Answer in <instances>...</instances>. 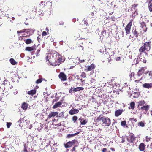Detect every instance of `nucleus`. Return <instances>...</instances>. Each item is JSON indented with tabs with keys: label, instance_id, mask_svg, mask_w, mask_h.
<instances>
[{
	"label": "nucleus",
	"instance_id": "nucleus-64",
	"mask_svg": "<svg viewBox=\"0 0 152 152\" xmlns=\"http://www.w3.org/2000/svg\"><path fill=\"white\" fill-rule=\"evenodd\" d=\"M127 83H125V84H124V86L125 87H126V86H127L128 85H127Z\"/></svg>",
	"mask_w": 152,
	"mask_h": 152
},
{
	"label": "nucleus",
	"instance_id": "nucleus-14",
	"mask_svg": "<svg viewBox=\"0 0 152 152\" xmlns=\"http://www.w3.org/2000/svg\"><path fill=\"white\" fill-rule=\"evenodd\" d=\"M62 101H61L58 102L56 103L53 106V109H56L58 107H60L61 105L62 104Z\"/></svg>",
	"mask_w": 152,
	"mask_h": 152
},
{
	"label": "nucleus",
	"instance_id": "nucleus-43",
	"mask_svg": "<svg viewBox=\"0 0 152 152\" xmlns=\"http://www.w3.org/2000/svg\"><path fill=\"white\" fill-rule=\"evenodd\" d=\"M71 143V144L72 145H73L74 144H75L76 142H77V141L75 139L73 140H72L71 141H70Z\"/></svg>",
	"mask_w": 152,
	"mask_h": 152
},
{
	"label": "nucleus",
	"instance_id": "nucleus-9",
	"mask_svg": "<svg viewBox=\"0 0 152 152\" xmlns=\"http://www.w3.org/2000/svg\"><path fill=\"white\" fill-rule=\"evenodd\" d=\"M58 114V113L57 112H51L49 114L48 117V119H50L53 117H54L55 116L57 115Z\"/></svg>",
	"mask_w": 152,
	"mask_h": 152
},
{
	"label": "nucleus",
	"instance_id": "nucleus-29",
	"mask_svg": "<svg viewBox=\"0 0 152 152\" xmlns=\"http://www.w3.org/2000/svg\"><path fill=\"white\" fill-rule=\"evenodd\" d=\"M34 50V48L33 47H27L25 49V50L26 51H31Z\"/></svg>",
	"mask_w": 152,
	"mask_h": 152
},
{
	"label": "nucleus",
	"instance_id": "nucleus-27",
	"mask_svg": "<svg viewBox=\"0 0 152 152\" xmlns=\"http://www.w3.org/2000/svg\"><path fill=\"white\" fill-rule=\"evenodd\" d=\"M24 41H25V43L26 44L28 45L31 44L33 42L32 40L31 39H24Z\"/></svg>",
	"mask_w": 152,
	"mask_h": 152
},
{
	"label": "nucleus",
	"instance_id": "nucleus-19",
	"mask_svg": "<svg viewBox=\"0 0 152 152\" xmlns=\"http://www.w3.org/2000/svg\"><path fill=\"white\" fill-rule=\"evenodd\" d=\"M28 106V104L26 102H24L22 104L21 108L23 110H26L27 109Z\"/></svg>",
	"mask_w": 152,
	"mask_h": 152
},
{
	"label": "nucleus",
	"instance_id": "nucleus-34",
	"mask_svg": "<svg viewBox=\"0 0 152 152\" xmlns=\"http://www.w3.org/2000/svg\"><path fill=\"white\" fill-rule=\"evenodd\" d=\"M148 8L150 12H152V2L149 3Z\"/></svg>",
	"mask_w": 152,
	"mask_h": 152
},
{
	"label": "nucleus",
	"instance_id": "nucleus-49",
	"mask_svg": "<svg viewBox=\"0 0 152 152\" xmlns=\"http://www.w3.org/2000/svg\"><path fill=\"white\" fill-rule=\"evenodd\" d=\"M40 50H38L37 51L36 53V56H38L39 54V53L40 52Z\"/></svg>",
	"mask_w": 152,
	"mask_h": 152
},
{
	"label": "nucleus",
	"instance_id": "nucleus-63",
	"mask_svg": "<svg viewBox=\"0 0 152 152\" xmlns=\"http://www.w3.org/2000/svg\"><path fill=\"white\" fill-rule=\"evenodd\" d=\"M34 7L35 10H33V11H36L37 10V7L36 6V7H35V6Z\"/></svg>",
	"mask_w": 152,
	"mask_h": 152
},
{
	"label": "nucleus",
	"instance_id": "nucleus-59",
	"mask_svg": "<svg viewBox=\"0 0 152 152\" xmlns=\"http://www.w3.org/2000/svg\"><path fill=\"white\" fill-rule=\"evenodd\" d=\"M110 149L113 151H115V149L113 148H111Z\"/></svg>",
	"mask_w": 152,
	"mask_h": 152
},
{
	"label": "nucleus",
	"instance_id": "nucleus-26",
	"mask_svg": "<svg viewBox=\"0 0 152 152\" xmlns=\"http://www.w3.org/2000/svg\"><path fill=\"white\" fill-rule=\"evenodd\" d=\"M145 103V101L144 100H141L139 101L138 102V106H141L144 105Z\"/></svg>",
	"mask_w": 152,
	"mask_h": 152
},
{
	"label": "nucleus",
	"instance_id": "nucleus-12",
	"mask_svg": "<svg viewBox=\"0 0 152 152\" xmlns=\"http://www.w3.org/2000/svg\"><path fill=\"white\" fill-rule=\"evenodd\" d=\"M132 32L134 37L136 38L138 37L139 35V33L137 31L136 28H133Z\"/></svg>",
	"mask_w": 152,
	"mask_h": 152
},
{
	"label": "nucleus",
	"instance_id": "nucleus-2",
	"mask_svg": "<svg viewBox=\"0 0 152 152\" xmlns=\"http://www.w3.org/2000/svg\"><path fill=\"white\" fill-rule=\"evenodd\" d=\"M50 58L48 59V56L46 58V61H48L51 65L54 66H59L61 63L62 61V56L57 52L53 54H50Z\"/></svg>",
	"mask_w": 152,
	"mask_h": 152
},
{
	"label": "nucleus",
	"instance_id": "nucleus-52",
	"mask_svg": "<svg viewBox=\"0 0 152 152\" xmlns=\"http://www.w3.org/2000/svg\"><path fill=\"white\" fill-rule=\"evenodd\" d=\"M74 37H77V38L80 37V35L79 34H75Z\"/></svg>",
	"mask_w": 152,
	"mask_h": 152
},
{
	"label": "nucleus",
	"instance_id": "nucleus-50",
	"mask_svg": "<svg viewBox=\"0 0 152 152\" xmlns=\"http://www.w3.org/2000/svg\"><path fill=\"white\" fill-rule=\"evenodd\" d=\"M102 152H107V150L106 148H104L102 149Z\"/></svg>",
	"mask_w": 152,
	"mask_h": 152
},
{
	"label": "nucleus",
	"instance_id": "nucleus-10",
	"mask_svg": "<svg viewBox=\"0 0 152 152\" xmlns=\"http://www.w3.org/2000/svg\"><path fill=\"white\" fill-rule=\"evenodd\" d=\"M87 69L85 70L87 71H90L93 70L95 68V66L93 64H92L90 66H88L86 67Z\"/></svg>",
	"mask_w": 152,
	"mask_h": 152
},
{
	"label": "nucleus",
	"instance_id": "nucleus-35",
	"mask_svg": "<svg viewBox=\"0 0 152 152\" xmlns=\"http://www.w3.org/2000/svg\"><path fill=\"white\" fill-rule=\"evenodd\" d=\"M102 34L103 36L106 37L107 36L106 31L103 29L102 32Z\"/></svg>",
	"mask_w": 152,
	"mask_h": 152
},
{
	"label": "nucleus",
	"instance_id": "nucleus-53",
	"mask_svg": "<svg viewBox=\"0 0 152 152\" xmlns=\"http://www.w3.org/2000/svg\"><path fill=\"white\" fill-rule=\"evenodd\" d=\"M121 57H117L116 58V60L118 61H119L120 60H121Z\"/></svg>",
	"mask_w": 152,
	"mask_h": 152
},
{
	"label": "nucleus",
	"instance_id": "nucleus-11",
	"mask_svg": "<svg viewBox=\"0 0 152 152\" xmlns=\"http://www.w3.org/2000/svg\"><path fill=\"white\" fill-rule=\"evenodd\" d=\"M143 87L146 88H152V83H145L143 84Z\"/></svg>",
	"mask_w": 152,
	"mask_h": 152
},
{
	"label": "nucleus",
	"instance_id": "nucleus-36",
	"mask_svg": "<svg viewBox=\"0 0 152 152\" xmlns=\"http://www.w3.org/2000/svg\"><path fill=\"white\" fill-rule=\"evenodd\" d=\"M72 119L74 123H75L78 119V117L76 116H75L72 117Z\"/></svg>",
	"mask_w": 152,
	"mask_h": 152
},
{
	"label": "nucleus",
	"instance_id": "nucleus-32",
	"mask_svg": "<svg viewBox=\"0 0 152 152\" xmlns=\"http://www.w3.org/2000/svg\"><path fill=\"white\" fill-rule=\"evenodd\" d=\"M10 61L12 65H15L17 64V62H16L15 60L12 58H10Z\"/></svg>",
	"mask_w": 152,
	"mask_h": 152
},
{
	"label": "nucleus",
	"instance_id": "nucleus-39",
	"mask_svg": "<svg viewBox=\"0 0 152 152\" xmlns=\"http://www.w3.org/2000/svg\"><path fill=\"white\" fill-rule=\"evenodd\" d=\"M6 124L7 128H9L12 125V123L11 122H7L6 123Z\"/></svg>",
	"mask_w": 152,
	"mask_h": 152
},
{
	"label": "nucleus",
	"instance_id": "nucleus-51",
	"mask_svg": "<svg viewBox=\"0 0 152 152\" xmlns=\"http://www.w3.org/2000/svg\"><path fill=\"white\" fill-rule=\"evenodd\" d=\"M142 79V77L139 80H135V82L137 83H138L140 80H141Z\"/></svg>",
	"mask_w": 152,
	"mask_h": 152
},
{
	"label": "nucleus",
	"instance_id": "nucleus-28",
	"mask_svg": "<svg viewBox=\"0 0 152 152\" xmlns=\"http://www.w3.org/2000/svg\"><path fill=\"white\" fill-rule=\"evenodd\" d=\"M145 75H146L147 74H148V77L149 79H152V71H148L146 72H145L144 73Z\"/></svg>",
	"mask_w": 152,
	"mask_h": 152
},
{
	"label": "nucleus",
	"instance_id": "nucleus-37",
	"mask_svg": "<svg viewBox=\"0 0 152 152\" xmlns=\"http://www.w3.org/2000/svg\"><path fill=\"white\" fill-rule=\"evenodd\" d=\"M145 123H144L143 122L141 121L138 123V125L141 127H143L145 126Z\"/></svg>",
	"mask_w": 152,
	"mask_h": 152
},
{
	"label": "nucleus",
	"instance_id": "nucleus-41",
	"mask_svg": "<svg viewBox=\"0 0 152 152\" xmlns=\"http://www.w3.org/2000/svg\"><path fill=\"white\" fill-rule=\"evenodd\" d=\"M126 124V122L125 121H123L121 122V126H125Z\"/></svg>",
	"mask_w": 152,
	"mask_h": 152
},
{
	"label": "nucleus",
	"instance_id": "nucleus-1",
	"mask_svg": "<svg viewBox=\"0 0 152 152\" xmlns=\"http://www.w3.org/2000/svg\"><path fill=\"white\" fill-rule=\"evenodd\" d=\"M151 45V41L146 42L143 43L142 45L139 49V55L140 56V59L145 64L147 63L145 57L148 56V53L150 50Z\"/></svg>",
	"mask_w": 152,
	"mask_h": 152
},
{
	"label": "nucleus",
	"instance_id": "nucleus-58",
	"mask_svg": "<svg viewBox=\"0 0 152 152\" xmlns=\"http://www.w3.org/2000/svg\"><path fill=\"white\" fill-rule=\"evenodd\" d=\"M45 30L46 31H47V32L48 33V34H49V33H48V31H49V30L48 28H46V29H45Z\"/></svg>",
	"mask_w": 152,
	"mask_h": 152
},
{
	"label": "nucleus",
	"instance_id": "nucleus-56",
	"mask_svg": "<svg viewBox=\"0 0 152 152\" xmlns=\"http://www.w3.org/2000/svg\"><path fill=\"white\" fill-rule=\"evenodd\" d=\"M72 89H73V88H72L71 89H69V92L70 93H71L72 92V91H73V90H72Z\"/></svg>",
	"mask_w": 152,
	"mask_h": 152
},
{
	"label": "nucleus",
	"instance_id": "nucleus-47",
	"mask_svg": "<svg viewBox=\"0 0 152 152\" xmlns=\"http://www.w3.org/2000/svg\"><path fill=\"white\" fill-rule=\"evenodd\" d=\"M135 76V74L133 72H132L130 75V78H131L132 77H134Z\"/></svg>",
	"mask_w": 152,
	"mask_h": 152
},
{
	"label": "nucleus",
	"instance_id": "nucleus-60",
	"mask_svg": "<svg viewBox=\"0 0 152 152\" xmlns=\"http://www.w3.org/2000/svg\"><path fill=\"white\" fill-rule=\"evenodd\" d=\"M63 114H64L63 113V112H62L60 113L59 114V115H61V116L64 115Z\"/></svg>",
	"mask_w": 152,
	"mask_h": 152
},
{
	"label": "nucleus",
	"instance_id": "nucleus-20",
	"mask_svg": "<svg viewBox=\"0 0 152 152\" xmlns=\"http://www.w3.org/2000/svg\"><path fill=\"white\" fill-rule=\"evenodd\" d=\"M80 133V132H78L73 134H69L67 135L66 137L67 138H70L74 136L77 135Z\"/></svg>",
	"mask_w": 152,
	"mask_h": 152
},
{
	"label": "nucleus",
	"instance_id": "nucleus-62",
	"mask_svg": "<svg viewBox=\"0 0 152 152\" xmlns=\"http://www.w3.org/2000/svg\"><path fill=\"white\" fill-rule=\"evenodd\" d=\"M18 92L16 90H15V91L14 92V94L15 95Z\"/></svg>",
	"mask_w": 152,
	"mask_h": 152
},
{
	"label": "nucleus",
	"instance_id": "nucleus-23",
	"mask_svg": "<svg viewBox=\"0 0 152 152\" xmlns=\"http://www.w3.org/2000/svg\"><path fill=\"white\" fill-rule=\"evenodd\" d=\"M36 90L35 89L31 90L28 92V94L29 95L33 96L36 94Z\"/></svg>",
	"mask_w": 152,
	"mask_h": 152
},
{
	"label": "nucleus",
	"instance_id": "nucleus-8",
	"mask_svg": "<svg viewBox=\"0 0 152 152\" xmlns=\"http://www.w3.org/2000/svg\"><path fill=\"white\" fill-rule=\"evenodd\" d=\"M135 137L134 134H132L130 135V139L129 140L128 138H127V140L128 141L130 142L131 143H134V141L135 140Z\"/></svg>",
	"mask_w": 152,
	"mask_h": 152
},
{
	"label": "nucleus",
	"instance_id": "nucleus-30",
	"mask_svg": "<svg viewBox=\"0 0 152 152\" xmlns=\"http://www.w3.org/2000/svg\"><path fill=\"white\" fill-rule=\"evenodd\" d=\"M71 143L70 141L68 142L64 145V147L66 148L71 147L72 146Z\"/></svg>",
	"mask_w": 152,
	"mask_h": 152
},
{
	"label": "nucleus",
	"instance_id": "nucleus-18",
	"mask_svg": "<svg viewBox=\"0 0 152 152\" xmlns=\"http://www.w3.org/2000/svg\"><path fill=\"white\" fill-rule=\"evenodd\" d=\"M123 111L122 110L118 109L115 111V115L116 117H118L121 115Z\"/></svg>",
	"mask_w": 152,
	"mask_h": 152
},
{
	"label": "nucleus",
	"instance_id": "nucleus-4",
	"mask_svg": "<svg viewBox=\"0 0 152 152\" xmlns=\"http://www.w3.org/2000/svg\"><path fill=\"white\" fill-rule=\"evenodd\" d=\"M102 61L104 62L105 61H107L110 63L111 60L110 55L108 53L106 52H103L102 56Z\"/></svg>",
	"mask_w": 152,
	"mask_h": 152
},
{
	"label": "nucleus",
	"instance_id": "nucleus-16",
	"mask_svg": "<svg viewBox=\"0 0 152 152\" xmlns=\"http://www.w3.org/2000/svg\"><path fill=\"white\" fill-rule=\"evenodd\" d=\"M141 27L143 28V32H145L147 31V27L145 23L144 22H142L141 23Z\"/></svg>",
	"mask_w": 152,
	"mask_h": 152
},
{
	"label": "nucleus",
	"instance_id": "nucleus-13",
	"mask_svg": "<svg viewBox=\"0 0 152 152\" xmlns=\"http://www.w3.org/2000/svg\"><path fill=\"white\" fill-rule=\"evenodd\" d=\"M145 145L143 143H141L139 145L138 148L140 151H143L145 150Z\"/></svg>",
	"mask_w": 152,
	"mask_h": 152
},
{
	"label": "nucleus",
	"instance_id": "nucleus-44",
	"mask_svg": "<svg viewBox=\"0 0 152 152\" xmlns=\"http://www.w3.org/2000/svg\"><path fill=\"white\" fill-rule=\"evenodd\" d=\"M76 146H74V147L72 148V149H71V152H76V148H75Z\"/></svg>",
	"mask_w": 152,
	"mask_h": 152
},
{
	"label": "nucleus",
	"instance_id": "nucleus-38",
	"mask_svg": "<svg viewBox=\"0 0 152 152\" xmlns=\"http://www.w3.org/2000/svg\"><path fill=\"white\" fill-rule=\"evenodd\" d=\"M43 79L42 78L39 79L37 80L36 83L37 84L40 83L42 81Z\"/></svg>",
	"mask_w": 152,
	"mask_h": 152
},
{
	"label": "nucleus",
	"instance_id": "nucleus-15",
	"mask_svg": "<svg viewBox=\"0 0 152 152\" xmlns=\"http://www.w3.org/2000/svg\"><path fill=\"white\" fill-rule=\"evenodd\" d=\"M79 110L77 109H74L71 110L69 112V113L70 115H72L76 113H77L79 112Z\"/></svg>",
	"mask_w": 152,
	"mask_h": 152
},
{
	"label": "nucleus",
	"instance_id": "nucleus-61",
	"mask_svg": "<svg viewBox=\"0 0 152 152\" xmlns=\"http://www.w3.org/2000/svg\"><path fill=\"white\" fill-rule=\"evenodd\" d=\"M22 119H20L18 121V122L20 124L21 123V121Z\"/></svg>",
	"mask_w": 152,
	"mask_h": 152
},
{
	"label": "nucleus",
	"instance_id": "nucleus-45",
	"mask_svg": "<svg viewBox=\"0 0 152 152\" xmlns=\"http://www.w3.org/2000/svg\"><path fill=\"white\" fill-rule=\"evenodd\" d=\"M48 34V33L45 31H43L42 33V35L43 36H46Z\"/></svg>",
	"mask_w": 152,
	"mask_h": 152
},
{
	"label": "nucleus",
	"instance_id": "nucleus-17",
	"mask_svg": "<svg viewBox=\"0 0 152 152\" xmlns=\"http://www.w3.org/2000/svg\"><path fill=\"white\" fill-rule=\"evenodd\" d=\"M31 31V29H24L21 30L20 31H17V33L18 34L22 33L24 32H26L27 34L30 31Z\"/></svg>",
	"mask_w": 152,
	"mask_h": 152
},
{
	"label": "nucleus",
	"instance_id": "nucleus-54",
	"mask_svg": "<svg viewBox=\"0 0 152 152\" xmlns=\"http://www.w3.org/2000/svg\"><path fill=\"white\" fill-rule=\"evenodd\" d=\"M138 5V4H134L132 6L134 7H136Z\"/></svg>",
	"mask_w": 152,
	"mask_h": 152
},
{
	"label": "nucleus",
	"instance_id": "nucleus-33",
	"mask_svg": "<svg viewBox=\"0 0 152 152\" xmlns=\"http://www.w3.org/2000/svg\"><path fill=\"white\" fill-rule=\"evenodd\" d=\"M27 145H26V144H24V150L22 151L23 152H28L27 150V148H28Z\"/></svg>",
	"mask_w": 152,
	"mask_h": 152
},
{
	"label": "nucleus",
	"instance_id": "nucleus-6",
	"mask_svg": "<svg viewBox=\"0 0 152 152\" xmlns=\"http://www.w3.org/2000/svg\"><path fill=\"white\" fill-rule=\"evenodd\" d=\"M147 69V67L146 66L140 68L138 70L137 73V75L139 76H141L143 73H144V72Z\"/></svg>",
	"mask_w": 152,
	"mask_h": 152
},
{
	"label": "nucleus",
	"instance_id": "nucleus-3",
	"mask_svg": "<svg viewBox=\"0 0 152 152\" xmlns=\"http://www.w3.org/2000/svg\"><path fill=\"white\" fill-rule=\"evenodd\" d=\"M102 115H100L99 117L97 118L96 120L97 121L99 122L102 121L103 124H105V126H109L111 124V121L110 118L107 117V118L104 117H102Z\"/></svg>",
	"mask_w": 152,
	"mask_h": 152
},
{
	"label": "nucleus",
	"instance_id": "nucleus-25",
	"mask_svg": "<svg viewBox=\"0 0 152 152\" xmlns=\"http://www.w3.org/2000/svg\"><path fill=\"white\" fill-rule=\"evenodd\" d=\"M130 106L129 107V109H134L135 106V103L134 102H131L130 103Z\"/></svg>",
	"mask_w": 152,
	"mask_h": 152
},
{
	"label": "nucleus",
	"instance_id": "nucleus-55",
	"mask_svg": "<svg viewBox=\"0 0 152 152\" xmlns=\"http://www.w3.org/2000/svg\"><path fill=\"white\" fill-rule=\"evenodd\" d=\"M40 36H38V37H37V40L39 41H40V40H41V39H40Z\"/></svg>",
	"mask_w": 152,
	"mask_h": 152
},
{
	"label": "nucleus",
	"instance_id": "nucleus-40",
	"mask_svg": "<svg viewBox=\"0 0 152 152\" xmlns=\"http://www.w3.org/2000/svg\"><path fill=\"white\" fill-rule=\"evenodd\" d=\"M86 76V74L84 72H82L81 75V76L83 78H85Z\"/></svg>",
	"mask_w": 152,
	"mask_h": 152
},
{
	"label": "nucleus",
	"instance_id": "nucleus-24",
	"mask_svg": "<svg viewBox=\"0 0 152 152\" xmlns=\"http://www.w3.org/2000/svg\"><path fill=\"white\" fill-rule=\"evenodd\" d=\"M149 106L148 105L146 106H143L141 107L140 109L145 110L147 112L149 110Z\"/></svg>",
	"mask_w": 152,
	"mask_h": 152
},
{
	"label": "nucleus",
	"instance_id": "nucleus-42",
	"mask_svg": "<svg viewBox=\"0 0 152 152\" xmlns=\"http://www.w3.org/2000/svg\"><path fill=\"white\" fill-rule=\"evenodd\" d=\"M95 80L94 79L91 78V79L90 80V84H92V83H95Z\"/></svg>",
	"mask_w": 152,
	"mask_h": 152
},
{
	"label": "nucleus",
	"instance_id": "nucleus-5",
	"mask_svg": "<svg viewBox=\"0 0 152 152\" xmlns=\"http://www.w3.org/2000/svg\"><path fill=\"white\" fill-rule=\"evenodd\" d=\"M132 21H130L127 24L125 28L126 35L129 34L130 33L131 27L132 26Z\"/></svg>",
	"mask_w": 152,
	"mask_h": 152
},
{
	"label": "nucleus",
	"instance_id": "nucleus-46",
	"mask_svg": "<svg viewBox=\"0 0 152 152\" xmlns=\"http://www.w3.org/2000/svg\"><path fill=\"white\" fill-rule=\"evenodd\" d=\"M150 139L151 138H150V137H148V136L146 137V141L147 142H149L150 140Z\"/></svg>",
	"mask_w": 152,
	"mask_h": 152
},
{
	"label": "nucleus",
	"instance_id": "nucleus-21",
	"mask_svg": "<svg viewBox=\"0 0 152 152\" xmlns=\"http://www.w3.org/2000/svg\"><path fill=\"white\" fill-rule=\"evenodd\" d=\"M80 120L81 124L82 125H85L87 122V121L86 120L80 117Z\"/></svg>",
	"mask_w": 152,
	"mask_h": 152
},
{
	"label": "nucleus",
	"instance_id": "nucleus-22",
	"mask_svg": "<svg viewBox=\"0 0 152 152\" xmlns=\"http://www.w3.org/2000/svg\"><path fill=\"white\" fill-rule=\"evenodd\" d=\"M84 88L82 87H77L74 88L73 90V91L74 92H76L77 91H79L80 90H83Z\"/></svg>",
	"mask_w": 152,
	"mask_h": 152
},
{
	"label": "nucleus",
	"instance_id": "nucleus-57",
	"mask_svg": "<svg viewBox=\"0 0 152 152\" xmlns=\"http://www.w3.org/2000/svg\"><path fill=\"white\" fill-rule=\"evenodd\" d=\"M133 37L131 35H130L129 37V39H133Z\"/></svg>",
	"mask_w": 152,
	"mask_h": 152
},
{
	"label": "nucleus",
	"instance_id": "nucleus-31",
	"mask_svg": "<svg viewBox=\"0 0 152 152\" xmlns=\"http://www.w3.org/2000/svg\"><path fill=\"white\" fill-rule=\"evenodd\" d=\"M139 61L140 60L138 58H135L133 61V65L138 64Z\"/></svg>",
	"mask_w": 152,
	"mask_h": 152
},
{
	"label": "nucleus",
	"instance_id": "nucleus-48",
	"mask_svg": "<svg viewBox=\"0 0 152 152\" xmlns=\"http://www.w3.org/2000/svg\"><path fill=\"white\" fill-rule=\"evenodd\" d=\"M137 94V95H136V96L135 95H134V96H133V97L134 98H137L138 96V93H137L136 92H135V93H134V94Z\"/></svg>",
	"mask_w": 152,
	"mask_h": 152
},
{
	"label": "nucleus",
	"instance_id": "nucleus-7",
	"mask_svg": "<svg viewBox=\"0 0 152 152\" xmlns=\"http://www.w3.org/2000/svg\"><path fill=\"white\" fill-rule=\"evenodd\" d=\"M58 77L62 81H65L66 80V76L64 72H60L59 75Z\"/></svg>",
	"mask_w": 152,
	"mask_h": 152
}]
</instances>
